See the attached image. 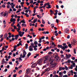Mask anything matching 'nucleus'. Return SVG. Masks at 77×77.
<instances>
[{
    "mask_svg": "<svg viewBox=\"0 0 77 77\" xmlns=\"http://www.w3.org/2000/svg\"><path fill=\"white\" fill-rule=\"evenodd\" d=\"M53 56L55 58H59V57L58 56V54H56L55 55H53Z\"/></svg>",
    "mask_w": 77,
    "mask_h": 77,
    "instance_id": "nucleus-6",
    "label": "nucleus"
},
{
    "mask_svg": "<svg viewBox=\"0 0 77 77\" xmlns=\"http://www.w3.org/2000/svg\"><path fill=\"white\" fill-rule=\"evenodd\" d=\"M22 27H24H24H26V24H24V23H22Z\"/></svg>",
    "mask_w": 77,
    "mask_h": 77,
    "instance_id": "nucleus-27",
    "label": "nucleus"
},
{
    "mask_svg": "<svg viewBox=\"0 0 77 77\" xmlns=\"http://www.w3.org/2000/svg\"><path fill=\"white\" fill-rule=\"evenodd\" d=\"M59 2V3H60V4L62 3V1L60 0Z\"/></svg>",
    "mask_w": 77,
    "mask_h": 77,
    "instance_id": "nucleus-57",
    "label": "nucleus"
},
{
    "mask_svg": "<svg viewBox=\"0 0 77 77\" xmlns=\"http://www.w3.org/2000/svg\"><path fill=\"white\" fill-rule=\"evenodd\" d=\"M68 46L69 47V48H72V46H71V44H69L68 45Z\"/></svg>",
    "mask_w": 77,
    "mask_h": 77,
    "instance_id": "nucleus-31",
    "label": "nucleus"
},
{
    "mask_svg": "<svg viewBox=\"0 0 77 77\" xmlns=\"http://www.w3.org/2000/svg\"><path fill=\"white\" fill-rule=\"evenodd\" d=\"M42 60L40 59L38 61L37 63L39 65H42Z\"/></svg>",
    "mask_w": 77,
    "mask_h": 77,
    "instance_id": "nucleus-3",
    "label": "nucleus"
},
{
    "mask_svg": "<svg viewBox=\"0 0 77 77\" xmlns=\"http://www.w3.org/2000/svg\"><path fill=\"white\" fill-rule=\"evenodd\" d=\"M32 47L31 46H30L29 47V51H33V48H32Z\"/></svg>",
    "mask_w": 77,
    "mask_h": 77,
    "instance_id": "nucleus-12",
    "label": "nucleus"
},
{
    "mask_svg": "<svg viewBox=\"0 0 77 77\" xmlns=\"http://www.w3.org/2000/svg\"><path fill=\"white\" fill-rule=\"evenodd\" d=\"M26 54H27V53L26 51H24L23 53V55L22 54H20V57L19 58H24Z\"/></svg>",
    "mask_w": 77,
    "mask_h": 77,
    "instance_id": "nucleus-2",
    "label": "nucleus"
},
{
    "mask_svg": "<svg viewBox=\"0 0 77 77\" xmlns=\"http://www.w3.org/2000/svg\"><path fill=\"white\" fill-rule=\"evenodd\" d=\"M71 45H72L74 46L75 45V43L73 42H72Z\"/></svg>",
    "mask_w": 77,
    "mask_h": 77,
    "instance_id": "nucleus-40",
    "label": "nucleus"
},
{
    "mask_svg": "<svg viewBox=\"0 0 77 77\" xmlns=\"http://www.w3.org/2000/svg\"><path fill=\"white\" fill-rule=\"evenodd\" d=\"M77 50L76 49H74L73 52L74 54H76V51Z\"/></svg>",
    "mask_w": 77,
    "mask_h": 77,
    "instance_id": "nucleus-22",
    "label": "nucleus"
},
{
    "mask_svg": "<svg viewBox=\"0 0 77 77\" xmlns=\"http://www.w3.org/2000/svg\"><path fill=\"white\" fill-rule=\"evenodd\" d=\"M70 69H72V68H73L72 65H71V66L70 67Z\"/></svg>",
    "mask_w": 77,
    "mask_h": 77,
    "instance_id": "nucleus-51",
    "label": "nucleus"
},
{
    "mask_svg": "<svg viewBox=\"0 0 77 77\" xmlns=\"http://www.w3.org/2000/svg\"><path fill=\"white\" fill-rule=\"evenodd\" d=\"M20 4H21V5H24V2H21L20 3Z\"/></svg>",
    "mask_w": 77,
    "mask_h": 77,
    "instance_id": "nucleus-56",
    "label": "nucleus"
},
{
    "mask_svg": "<svg viewBox=\"0 0 77 77\" xmlns=\"http://www.w3.org/2000/svg\"><path fill=\"white\" fill-rule=\"evenodd\" d=\"M45 4L46 5V6H48V7H46V8H47V9H50V8H51V7H50L51 6V5H50V3L48 2L47 3H45Z\"/></svg>",
    "mask_w": 77,
    "mask_h": 77,
    "instance_id": "nucleus-4",
    "label": "nucleus"
},
{
    "mask_svg": "<svg viewBox=\"0 0 77 77\" xmlns=\"http://www.w3.org/2000/svg\"><path fill=\"white\" fill-rule=\"evenodd\" d=\"M50 70V68H47L45 69V71H49Z\"/></svg>",
    "mask_w": 77,
    "mask_h": 77,
    "instance_id": "nucleus-17",
    "label": "nucleus"
},
{
    "mask_svg": "<svg viewBox=\"0 0 77 77\" xmlns=\"http://www.w3.org/2000/svg\"><path fill=\"white\" fill-rule=\"evenodd\" d=\"M43 34H45V35L46 34V32L44 31L42 32Z\"/></svg>",
    "mask_w": 77,
    "mask_h": 77,
    "instance_id": "nucleus-64",
    "label": "nucleus"
},
{
    "mask_svg": "<svg viewBox=\"0 0 77 77\" xmlns=\"http://www.w3.org/2000/svg\"><path fill=\"white\" fill-rule=\"evenodd\" d=\"M49 62H51L50 63V64L51 65L50 66V67L51 68H54L56 66V63H53L54 61V60L52 58H50V59L49 60Z\"/></svg>",
    "mask_w": 77,
    "mask_h": 77,
    "instance_id": "nucleus-1",
    "label": "nucleus"
},
{
    "mask_svg": "<svg viewBox=\"0 0 77 77\" xmlns=\"http://www.w3.org/2000/svg\"><path fill=\"white\" fill-rule=\"evenodd\" d=\"M41 58H50L49 57V56L48 55L47 56H44L43 57H42Z\"/></svg>",
    "mask_w": 77,
    "mask_h": 77,
    "instance_id": "nucleus-16",
    "label": "nucleus"
},
{
    "mask_svg": "<svg viewBox=\"0 0 77 77\" xmlns=\"http://www.w3.org/2000/svg\"><path fill=\"white\" fill-rule=\"evenodd\" d=\"M7 13H6L5 12V13L3 14V15L4 17H6V16H7Z\"/></svg>",
    "mask_w": 77,
    "mask_h": 77,
    "instance_id": "nucleus-30",
    "label": "nucleus"
},
{
    "mask_svg": "<svg viewBox=\"0 0 77 77\" xmlns=\"http://www.w3.org/2000/svg\"><path fill=\"white\" fill-rule=\"evenodd\" d=\"M62 70V67H60L59 68V71H60Z\"/></svg>",
    "mask_w": 77,
    "mask_h": 77,
    "instance_id": "nucleus-41",
    "label": "nucleus"
},
{
    "mask_svg": "<svg viewBox=\"0 0 77 77\" xmlns=\"http://www.w3.org/2000/svg\"><path fill=\"white\" fill-rule=\"evenodd\" d=\"M31 46H32L33 47V48H34V44L33 43H31Z\"/></svg>",
    "mask_w": 77,
    "mask_h": 77,
    "instance_id": "nucleus-35",
    "label": "nucleus"
},
{
    "mask_svg": "<svg viewBox=\"0 0 77 77\" xmlns=\"http://www.w3.org/2000/svg\"><path fill=\"white\" fill-rule=\"evenodd\" d=\"M33 3V0L31 1L30 2V3L31 4H32Z\"/></svg>",
    "mask_w": 77,
    "mask_h": 77,
    "instance_id": "nucleus-49",
    "label": "nucleus"
},
{
    "mask_svg": "<svg viewBox=\"0 0 77 77\" xmlns=\"http://www.w3.org/2000/svg\"><path fill=\"white\" fill-rule=\"evenodd\" d=\"M21 42H22V41H20L19 42V44L20 45L22 46L23 45H22V44H21Z\"/></svg>",
    "mask_w": 77,
    "mask_h": 77,
    "instance_id": "nucleus-24",
    "label": "nucleus"
},
{
    "mask_svg": "<svg viewBox=\"0 0 77 77\" xmlns=\"http://www.w3.org/2000/svg\"><path fill=\"white\" fill-rule=\"evenodd\" d=\"M15 21H16V19L13 18H11L10 20V21H11V22H15Z\"/></svg>",
    "mask_w": 77,
    "mask_h": 77,
    "instance_id": "nucleus-10",
    "label": "nucleus"
},
{
    "mask_svg": "<svg viewBox=\"0 0 77 77\" xmlns=\"http://www.w3.org/2000/svg\"><path fill=\"white\" fill-rule=\"evenodd\" d=\"M64 68L66 70H68V69L67 66H65Z\"/></svg>",
    "mask_w": 77,
    "mask_h": 77,
    "instance_id": "nucleus-38",
    "label": "nucleus"
},
{
    "mask_svg": "<svg viewBox=\"0 0 77 77\" xmlns=\"http://www.w3.org/2000/svg\"><path fill=\"white\" fill-rule=\"evenodd\" d=\"M38 56H39V54H36V55L34 57V58H36Z\"/></svg>",
    "mask_w": 77,
    "mask_h": 77,
    "instance_id": "nucleus-28",
    "label": "nucleus"
},
{
    "mask_svg": "<svg viewBox=\"0 0 77 77\" xmlns=\"http://www.w3.org/2000/svg\"><path fill=\"white\" fill-rule=\"evenodd\" d=\"M56 21L57 23H59V20L56 19Z\"/></svg>",
    "mask_w": 77,
    "mask_h": 77,
    "instance_id": "nucleus-60",
    "label": "nucleus"
},
{
    "mask_svg": "<svg viewBox=\"0 0 77 77\" xmlns=\"http://www.w3.org/2000/svg\"><path fill=\"white\" fill-rule=\"evenodd\" d=\"M4 39V38H2L1 39V40H0V42H2V41H3V40Z\"/></svg>",
    "mask_w": 77,
    "mask_h": 77,
    "instance_id": "nucleus-44",
    "label": "nucleus"
},
{
    "mask_svg": "<svg viewBox=\"0 0 77 77\" xmlns=\"http://www.w3.org/2000/svg\"><path fill=\"white\" fill-rule=\"evenodd\" d=\"M17 50V48H14V49H13V51H15Z\"/></svg>",
    "mask_w": 77,
    "mask_h": 77,
    "instance_id": "nucleus-55",
    "label": "nucleus"
},
{
    "mask_svg": "<svg viewBox=\"0 0 77 77\" xmlns=\"http://www.w3.org/2000/svg\"><path fill=\"white\" fill-rule=\"evenodd\" d=\"M34 48V50L35 51H36L37 50V48Z\"/></svg>",
    "mask_w": 77,
    "mask_h": 77,
    "instance_id": "nucleus-63",
    "label": "nucleus"
},
{
    "mask_svg": "<svg viewBox=\"0 0 77 77\" xmlns=\"http://www.w3.org/2000/svg\"><path fill=\"white\" fill-rule=\"evenodd\" d=\"M48 59L47 58H46L44 60V63H47V61H48Z\"/></svg>",
    "mask_w": 77,
    "mask_h": 77,
    "instance_id": "nucleus-11",
    "label": "nucleus"
},
{
    "mask_svg": "<svg viewBox=\"0 0 77 77\" xmlns=\"http://www.w3.org/2000/svg\"><path fill=\"white\" fill-rule=\"evenodd\" d=\"M64 57V55L63 54H61V58H63Z\"/></svg>",
    "mask_w": 77,
    "mask_h": 77,
    "instance_id": "nucleus-47",
    "label": "nucleus"
},
{
    "mask_svg": "<svg viewBox=\"0 0 77 77\" xmlns=\"http://www.w3.org/2000/svg\"><path fill=\"white\" fill-rule=\"evenodd\" d=\"M34 44L35 45H37V44H38V42H37V41H35L34 42Z\"/></svg>",
    "mask_w": 77,
    "mask_h": 77,
    "instance_id": "nucleus-37",
    "label": "nucleus"
},
{
    "mask_svg": "<svg viewBox=\"0 0 77 77\" xmlns=\"http://www.w3.org/2000/svg\"><path fill=\"white\" fill-rule=\"evenodd\" d=\"M69 29L68 28H66V30L64 31V32L65 33H68V32H69Z\"/></svg>",
    "mask_w": 77,
    "mask_h": 77,
    "instance_id": "nucleus-7",
    "label": "nucleus"
},
{
    "mask_svg": "<svg viewBox=\"0 0 77 77\" xmlns=\"http://www.w3.org/2000/svg\"><path fill=\"white\" fill-rule=\"evenodd\" d=\"M37 65V64L36 63H34L31 66L32 68H35V67H36V66Z\"/></svg>",
    "mask_w": 77,
    "mask_h": 77,
    "instance_id": "nucleus-5",
    "label": "nucleus"
},
{
    "mask_svg": "<svg viewBox=\"0 0 77 77\" xmlns=\"http://www.w3.org/2000/svg\"><path fill=\"white\" fill-rule=\"evenodd\" d=\"M31 54L30 52L28 53V54L27 55V56L28 57V58H29V56L31 55Z\"/></svg>",
    "mask_w": 77,
    "mask_h": 77,
    "instance_id": "nucleus-14",
    "label": "nucleus"
},
{
    "mask_svg": "<svg viewBox=\"0 0 77 77\" xmlns=\"http://www.w3.org/2000/svg\"><path fill=\"white\" fill-rule=\"evenodd\" d=\"M3 34L1 35H0V38H2V37H3Z\"/></svg>",
    "mask_w": 77,
    "mask_h": 77,
    "instance_id": "nucleus-54",
    "label": "nucleus"
},
{
    "mask_svg": "<svg viewBox=\"0 0 77 77\" xmlns=\"http://www.w3.org/2000/svg\"><path fill=\"white\" fill-rule=\"evenodd\" d=\"M2 8H6V6H5V5L4 4L2 5Z\"/></svg>",
    "mask_w": 77,
    "mask_h": 77,
    "instance_id": "nucleus-42",
    "label": "nucleus"
},
{
    "mask_svg": "<svg viewBox=\"0 0 77 77\" xmlns=\"http://www.w3.org/2000/svg\"><path fill=\"white\" fill-rule=\"evenodd\" d=\"M37 20H38V19L37 18H36L34 20V22H35L34 23H36V22H37Z\"/></svg>",
    "mask_w": 77,
    "mask_h": 77,
    "instance_id": "nucleus-21",
    "label": "nucleus"
},
{
    "mask_svg": "<svg viewBox=\"0 0 77 77\" xmlns=\"http://www.w3.org/2000/svg\"><path fill=\"white\" fill-rule=\"evenodd\" d=\"M51 26L52 28H53V27H54V23H52L51 25Z\"/></svg>",
    "mask_w": 77,
    "mask_h": 77,
    "instance_id": "nucleus-19",
    "label": "nucleus"
},
{
    "mask_svg": "<svg viewBox=\"0 0 77 77\" xmlns=\"http://www.w3.org/2000/svg\"><path fill=\"white\" fill-rule=\"evenodd\" d=\"M66 58H69L70 57H71V55L70 54L68 55V54H66Z\"/></svg>",
    "mask_w": 77,
    "mask_h": 77,
    "instance_id": "nucleus-8",
    "label": "nucleus"
},
{
    "mask_svg": "<svg viewBox=\"0 0 77 77\" xmlns=\"http://www.w3.org/2000/svg\"><path fill=\"white\" fill-rule=\"evenodd\" d=\"M22 72V70H20L19 72H18V73H19V74H21V73Z\"/></svg>",
    "mask_w": 77,
    "mask_h": 77,
    "instance_id": "nucleus-36",
    "label": "nucleus"
},
{
    "mask_svg": "<svg viewBox=\"0 0 77 77\" xmlns=\"http://www.w3.org/2000/svg\"><path fill=\"white\" fill-rule=\"evenodd\" d=\"M13 27H14V29H18V28H17V27L16 26H13Z\"/></svg>",
    "mask_w": 77,
    "mask_h": 77,
    "instance_id": "nucleus-34",
    "label": "nucleus"
},
{
    "mask_svg": "<svg viewBox=\"0 0 77 77\" xmlns=\"http://www.w3.org/2000/svg\"><path fill=\"white\" fill-rule=\"evenodd\" d=\"M5 61V60L4 59V60H2V64H3L4 63V61Z\"/></svg>",
    "mask_w": 77,
    "mask_h": 77,
    "instance_id": "nucleus-39",
    "label": "nucleus"
},
{
    "mask_svg": "<svg viewBox=\"0 0 77 77\" xmlns=\"http://www.w3.org/2000/svg\"><path fill=\"white\" fill-rule=\"evenodd\" d=\"M53 54V53L51 52H49L48 53V54Z\"/></svg>",
    "mask_w": 77,
    "mask_h": 77,
    "instance_id": "nucleus-50",
    "label": "nucleus"
},
{
    "mask_svg": "<svg viewBox=\"0 0 77 77\" xmlns=\"http://www.w3.org/2000/svg\"><path fill=\"white\" fill-rule=\"evenodd\" d=\"M21 33L22 32L21 31L19 32V35L20 37L23 36V35L21 34Z\"/></svg>",
    "mask_w": 77,
    "mask_h": 77,
    "instance_id": "nucleus-13",
    "label": "nucleus"
},
{
    "mask_svg": "<svg viewBox=\"0 0 77 77\" xmlns=\"http://www.w3.org/2000/svg\"><path fill=\"white\" fill-rule=\"evenodd\" d=\"M29 69H26V74H28V73H29Z\"/></svg>",
    "mask_w": 77,
    "mask_h": 77,
    "instance_id": "nucleus-23",
    "label": "nucleus"
},
{
    "mask_svg": "<svg viewBox=\"0 0 77 77\" xmlns=\"http://www.w3.org/2000/svg\"><path fill=\"white\" fill-rule=\"evenodd\" d=\"M73 42H74L75 44L77 42V41L75 39H74V40H73Z\"/></svg>",
    "mask_w": 77,
    "mask_h": 77,
    "instance_id": "nucleus-29",
    "label": "nucleus"
},
{
    "mask_svg": "<svg viewBox=\"0 0 77 77\" xmlns=\"http://www.w3.org/2000/svg\"><path fill=\"white\" fill-rule=\"evenodd\" d=\"M26 4L27 5V6H29L30 5V3H29V2H26Z\"/></svg>",
    "mask_w": 77,
    "mask_h": 77,
    "instance_id": "nucleus-43",
    "label": "nucleus"
},
{
    "mask_svg": "<svg viewBox=\"0 0 77 77\" xmlns=\"http://www.w3.org/2000/svg\"><path fill=\"white\" fill-rule=\"evenodd\" d=\"M24 21H25L24 19H23L22 21H21V23H26V22Z\"/></svg>",
    "mask_w": 77,
    "mask_h": 77,
    "instance_id": "nucleus-25",
    "label": "nucleus"
},
{
    "mask_svg": "<svg viewBox=\"0 0 77 77\" xmlns=\"http://www.w3.org/2000/svg\"><path fill=\"white\" fill-rule=\"evenodd\" d=\"M50 12H51V15H53V11H52V10H51L50 11Z\"/></svg>",
    "mask_w": 77,
    "mask_h": 77,
    "instance_id": "nucleus-33",
    "label": "nucleus"
},
{
    "mask_svg": "<svg viewBox=\"0 0 77 77\" xmlns=\"http://www.w3.org/2000/svg\"><path fill=\"white\" fill-rule=\"evenodd\" d=\"M63 77H68V75H63Z\"/></svg>",
    "mask_w": 77,
    "mask_h": 77,
    "instance_id": "nucleus-59",
    "label": "nucleus"
},
{
    "mask_svg": "<svg viewBox=\"0 0 77 77\" xmlns=\"http://www.w3.org/2000/svg\"><path fill=\"white\" fill-rule=\"evenodd\" d=\"M71 62V60H68V61L67 62H65V63H70Z\"/></svg>",
    "mask_w": 77,
    "mask_h": 77,
    "instance_id": "nucleus-20",
    "label": "nucleus"
},
{
    "mask_svg": "<svg viewBox=\"0 0 77 77\" xmlns=\"http://www.w3.org/2000/svg\"><path fill=\"white\" fill-rule=\"evenodd\" d=\"M60 53H61V54H63V51H60Z\"/></svg>",
    "mask_w": 77,
    "mask_h": 77,
    "instance_id": "nucleus-61",
    "label": "nucleus"
},
{
    "mask_svg": "<svg viewBox=\"0 0 77 77\" xmlns=\"http://www.w3.org/2000/svg\"><path fill=\"white\" fill-rule=\"evenodd\" d=\"M14 37H15V39L16 40H17L18 38V37H19V35H17L14 36Z\"/></svg>",
    "mask_w": 77,
    "mask_h": 77,
    "instance_id": "nucleus-9",
    "label": "nucleus"
},
{
    "mask_svg": "<svg viewBox=\"0 0 77 77\" xmlns=\"http://www.w3.org/2000/svg\"><path fill=\"white\" fill-rule=\"evenodd\" d=\"M61 49H62L63 51H65V48L64 47H63L62 48H61Z\"/></svg>",
    "mask_w": 77,
    "mask_h": 77,
    "instance_id": "nucleus-48",
    "label": "nucleus"
},
{
    "mask_svg": "<svg viewBox=\"0 0 77 77\" xmlns=\"http://www.w3.org/2000/svg\"><path fill=\"white\" fill-rule=\"evenodd\" d=\"M40 26L42 27H44V25L43 24H41Z\"/></svg>",
    "mask_w": 77,
    "mask_h": 77,
    "instance_id": "nucleus-58",
    "label": "nucleus"
},
{
    "mask_svg": "<svg viewBox=\"0 0 77 77\" xmlns=\"http://www.w3.org/2000/svg\"><path fill=\"white\" fill-rule=\"evenodd\" d=\"M25 46L26 49H27V48H28V44H26L25 45Z\"/></svg>",
    "mask_w": 77,
    "mask_h": 77,
    "instance_id": "nucleus-26",
    "label": "nucleus"
},
{
    "mask_svg": "<svg viewBox=\"0 0 77 77\" xmlns=\"http://www.w3.org/2000/svg\"><path fill=\"white\" fill-rule=\"evenodd\" d=\"M7 35H8V34L6 33L4 35V39H6V37H7Z\"/></svg>",
    "mask_w": 77,
    "mask_h": 77,
    "instance_id": "nucleus-18",
    "label": "nucleus"
},
{
    "mask_svg": "<svg viewBox=\"0 0 77 77\" xmlns=\"http://www.w3.org/2000/svg\"><path fill=\"white\" fill-rule=\"evenodd\" d=\"M45 21H44V20L43 19L42 20V23L43 24H45Z\"/></svg>",
    "mask_w": 77,
    "mask_h": 77,
    "instance_id": "nucleus-46",
    "label": "nucleus"
},
{
    "mask_svg": "<svg viewBox=\"0 0 77 77\" xmlns=\"http://www.w3.org/2000/svg\"><path fill=\"white\" fill-rule=\"evenodd\" d=\"M63 47H64L65 48H68V47L67 45H66L64 46H63Z\"/></svg>",
    "mask_w": 77,
    "mask_h": 77,
    "instance_id": "nucleus-45",
    "label": "nucleus"
},
{
    "mask_svg": "<svg viewBox=\"0 0 77 77\" xmlns=\"http://www.w3.org/2000/svg\"><path fill=\"white\" fill-rule=\"evenodd\" d=\"M73 32L74 33H75L76 32V30H75V29H74L73 31Z\"/></svg>",
    "mask_w": 77,
    "mask_h": 77,
    "instance_id": "nucleus-53",
    "label": "nucleus"
},
{
    "mask_svg": "<svg viewBox=\"0 0 77 77\" xmlns=\"http://www.w3.org/2000/svg\"><path fill=\"white\" fill-rule=\"evenodd\" d=\"M17 75L16 74H15L13 75V77H16V76Z\"/></svg>",
    "mask_w": 77,
    "mask_h": 77,
    "instance_id": "nucleus-62",
    "label": "nucleus"
},
{
    "mask_svg": "<svg viewBox=\"0 0 77 77\" xmlns=\"http://www.w3.org/2000/svg\"><path fill=\"white\" fill-rule=\"evenodd\" d=\"M25 15H26L27 17H29V15H28L27 13H25Z\"/></svg>",
    "mask_w": 77,
    "mask_h": 77,
    "instance_id": "nucleus-32",
    "label": "nucleus"
},
{
    "mask_svg": "<svg viewBox=\"0 0 77 77\" xmlns=\"http://www.w3.org/2000/svg\"><path fill=\"white\" fill-rule=\"evenodd\" d=\"M58 48H62L63 47L62 46V45H58Z\"/></svg>",
    "mask_w": 77,
    "mask_h": 77,
    "instance_id": "nucleus-15",
    "label": "nucleus"
},
{
    "mask_svg": "<svg viewBox=\"0 0 77 77\" xmlns=\"http://www.w3.org/2000/svg\"><path fill=\"white\" fill-rule=\"evenodd\" d=\"M16 63H17V65L19 64V63H18V61L17 60V61H16Z\"/></svg>",
    "mask_w": 77,
    "mask_h": 77,
    "instance_id": "nucleus-52",
    "label": "nucleus"
}]
</instances>
